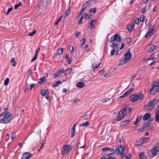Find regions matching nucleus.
Here are the masks:
<instances>
[{
	"label": "nucleus",
	"mask_w": 159,
	"mask_h": 159,
	"mask_svg": "<svg viewBox=\"0 0 159 159\" xmlns=\"http://www.w3.org/2000/svg\"><path fill=\"white\" fill-rule=\"evenodd\" d=\"M100 65V63L96 62L95 63H94L93 64L92 66L93 69H95L97 68Z\"/></svg>",
	"instance_id": "obj_31"
},
{
	"label": "nucleus",
	"mask_w": 159,
	"mask_h": 159,
	"mask_svg": "<svg viewBox=\"0 0 159 159\" xmlns=\"http://www.w3.org/2000/svg\"><path fill=\"white\" fill-rule=\"evenodd\" d=\"M149 123H145L144 124L142 127L144 129L149 126Z\"/></svg>",
	"instance_id": "obj_44"
},
{
	"label": "nucleus",
	"mask_w": 159,
	"mask_h": 159,
	"mask_svg": "<svg viewBox=\"0 0 159 159\" xmlns=\"http://www.w3.org/2000/svg\"><path fill=\"white\" fill-rule=\"evenodd\" d=\"M32 155L31 153L29 152H26L22 155L21 159H29Z\"/></svg>",
	"instance_id": "obj_13"
},
{
	"label": "nucleus",
	"mask_w": 159,
	"mask_h": 159,
	"mask_svg": "<svg viewBox=\"0 0 159 159\" xmlns=\"http://www.w3.org/2000/svg\"><path fill=\"white\" fill-rule=\"evenodd\" d=\"M63 148V150L61 153L62 155H64L65 154L69 152L71 149V147L69 145H64Z\"/></svg>",
	"instance_id": "obj_10"
},
{
	"label": "nucleus",
	"mask_w": 159,
	"mask_h": 159,
	"mask_svg": "<svg viewBox=\"0 0 159 159\" xmlns=\"http://www.w3.org/2000/svg\"><path fill=\"white\" fill-rule=\"evenodd\" d=\"M134 25L133 22L131 24H128L127 26V28L129 32H131L134 28Z\"/></svg>",
	"instance_id": "obj_14"
},
{
	"label": "nucleus",
	"mask_w": 159,
	"mask_h": 159,
	"mask_svg": "<svg viewBox=\"0 0 159 159\" xmlns=\"http://www.w3.org/2000/svg\"><path fill=\"white\" fill-rule=\"evenodd\" d=\"M11 62L12 66H13L14 67L16 66V62L14 58H12L11 59Z\"/></svg>",
	"instance_id": "obj_30"
},
{
	"label": "nucleus",
	"mask_w": 159,
	"mask_h": 159,
	"mask_svg": "<svg viewBox=\"0 0 159 159\" xmlns=\"http://www.w3.org/2000/svg\"><path fill=\"white\" fill-rule=\"evenodd\" d=\"M36 32V30H34L32 32L30 33L28 35L29 36H32L34 35V34H35Z\"/></svg>",
	"instance_id": "obj_48"
},
{
	"label": "nucleus",
	"mask_w": 159,
	"mask_h": 159,
	"mask_svg": "<svg viewBox=\"0 0 159 159\" xmlns=\"http://www.w3.org/2000/svg\"><path fill=\"white\" fill-rule=\"evenodd\" d=\"M89 121H86L85 122H84L80 125V126L86 127L89 125Z\"/></svg>",
	"instance_id": "obj_28"
},
{
	"label": "nucleus",
	"mask_w": 159,
	"mask_h": 159,
	"mask_svg": "<svg viewBox=\"0 0 159 159\" xmlns=\"http://www.w3.org/2000/svg\"><path fill=\"white\" fill-rule=\"evenodd\" d=\"M38 55L37 54H35L34 57H33V59H32V60L31 61V62H33V61H34L36 59H37V58Z\"/></svg>",
	"instance_id": "obj_43"
},
{
	"label": "nucleus",
	"mask_w": 159,
	"mask_h": 159,
	"mask_svg": "<svg viewBox=\"0 0 159 159\" xmlns=\"http://www.w3.org/2000/svg\"><path fill=\"white\" fill-rule=\"evenodd\" d=\"M127 108L124 107L122 110L119 111L118 113V116L116 119L117 121L120 120L126 116L127 114Z\"/></svg>",
	"instance_id": "obj_6"
},
{
	"label": "nucleus",
	"mask_w": 159,
	"mask_h": 159,
	"mask_svg": "<svg viewBox=\"0 0 159 159\" xmlns=\"http://www.w3.org/2000/svg\"><path fill=\"white\" fill-rule=\"evenodd\" d=\"M140 159H147L145 156L144 152H142L140 154Z\"/></svg>",
	"instance_id": "obj_32"
},
{
	"label": "nucleus",
	"mask_w": 159,
	"mask_h": 159,
	"mask_svg": "<svg viewBox=\"0 0 159 159\" xmlns=\"http://www.w3.org/2000/svg\"><path fill=\"white\" fill-rule=\"evenodd\" d=\"M86 41V39L85 38H84L82 39L81 41V45H82L84 44Z\"/></svg>",
	"instance_id": "obj_54"
},
{
	"label": "nucleus",
	"mask_w": 159,
	"mask_h": 159,
	"mask_svg": "<svg viewBox=\"0 0 159 159\" xmlns=\"http://www.w3.org/2000/svg\"><path fill=\"white\" fill-rule=\"evenodd\" d=\"M96 8H92L90 9L89 10V12L90 13H95L96 12Z\"/></svg>",
	"instance_id": "obj_41"
},
{
	"label": "nucleus",
	"mask_w": 159,
	"mask_h": 159,
	"mask_svg": "<svg viewBox=\"0 0 159 159\" xmlns=\"http://www.w3.org/2000/svg\"><path fill=\"white\" fill-rule=\"evenodd\" d=\"M4 117L0 120V123L2 124H6L9 122L11 120L12 115L11 113H8L4 115Z\"/></svg>",
	"instance_id": "obj_4"
},
{
	"label": "nucleus",
	"mask_w": 159,
	"mask_h": 159,
	"mask_svg": "<svg viewBox=\"0 0 159 159\" xmlns=\"http://www.w3.org/2000/svg\"><path fill=\"white\" fill-rule=\"evenodd\" d=\"M75 129H71V137H73L75 135Z\"/></svg>",
	"instance_id": "obj_40"
},
{
	"label": "nucleus",
	"mask_w": 159,
	"mask_h": 159,
	"mask_svg": "<svg viewBox=\"0 0 159 159\" xmlns=\"http://www.w3.org/2000/svg\"><path fill=\"white\" fill-rule=\"evenodd\" d=\"M63 48H59L57 50V54L58 55H61L63 52Z\"/></svg>",
	"instance_id": "obj_29"
},
{
	"label": "nucleus",
	"mask_w": 159,
	"mask_h": 159,
	"mask_svg": "<svg viewBox=\"0 0 159 159\" xmlns=\"http://www.w3.org/2000/svg\"><path fill=\"white\" fill-rule=\"evenodd\" d=\"M155 120L156 121L159 122V110L155 111Z\"/></svg>",
	"instance_id": "obj_21"
},
{
	"label": "nucleus",
	"mask_w": 159,
	"mask_h": 159,
	"mask_svg": "<svg viewBox=\"0 0 159 159\" xmlns=\"http://www.w3.org/2000/svg\"><path fill=\"white\" fill-rule=\"evenodd\" d=\"M39 49H40V48H38L37 49L35 50V54H37L38 55V53L39 51Z\"/></svg>",
	"instance_id": "obj_63"
},
{
	"label": "nucleus",
	"mask_w": 159,
	"mask_h": 159,
	"mask_svg": "<svg viewBox=\"0 0 159 159\" xmlns=\"http://www.w3.org/2000/svg\"><path fill=\"white\" fill-rule=\"evenodd\" d=\"M62 83V82L60 81H58L56 82L53 85V86L55 87H56L59 86Z\"/></svg>",
	"instance_id": "obj_27"
},
{
	"label": "nucleus",
	"mask_w": 159,
	"mask_h": 159,
	"mask_svg": "<svg viewBox=\"0 0 159 159\" xmlns=\"http://www.w3.org/2000/svg\"><path fill=\"white\" fill-rule=\"evenodd\" d=\"M132 53L129 52V49L128 52L125 54V57L128 61L129 60L132 58Z\"/></svg>",
	"instance_id": "obj_15"
},
{
	"label": "nucleus",
	"mask_w": 159,
	"mask_h": 159,
	"mask_svg": "<svg viewBox=\"0 0 159 159\" xmlns=\"http://www.w3.org/2000/svg\"><path fill=\"white\" fill-rule=\"evenodd\" d=\"M69 50L70 52H72L74 50V48L73 46H70L69 48Z\"/></svg>",
	"instance_id": "obj_57"
},
{
	"label": "nucleus",
	"mask_w": 159,
	"mask_h": 159,
	"mask_svg": "<svg viewBox=\"0 0 159 159\" xmlns=\"http://www.w3.org/2000/svg\"><path fill=\"white\" fill-rule=\"evenodd\" d=\"M145 19L144 16H142L140 18V20L141 22H143L144 21Z\"/></svg>",
	"instance_id": "obj_53"
},
{
	"label": "nucleus",
	"mask_w": 159,
	"mask_h": 159,
	"mask_svg": "<svg viewBox=\"0 0 159 159\" xmlns=\"http://www.w3.org/2000/svg\"><path fill=\"white\" fill-rule=\"evenodd\" d=\"M157 101V100L156 99H153L151 101H149L147 104L144 106V109L147 111L152 110L153 108L154 104H156Z\"/></svg>",
	"instance_id": "obj_3"
},
{
	"label": "nucleus",
	"mask_w": 159,
	"mask_h": 159,
	"mask_svg": "<svg viewBox=\"0 0 159 159\" xmlns=\"http://www.w3.org/2000/svg\"><path fill=\"white\" fill-rule=\"evenodd\" d=\"M159 152V142L157 144V145L152 149L149 150L148 153L149 155L151 157H153L156 156L157 153Z\"/></svg>",
	"instance_id": "obj_1"
},
{
	"label": "nucleus",
	"mask_w": 159,
	"mask_h": 159,
	"mask_svg": "<svg viewBox=\"0 0 159 159\" xmlns=\"http://www.w3.org/2000/svg\"><path fill=\"white\" fill-rule=\"evenodd\" d=\"M91 16V15L90 16H89V14L88 13H86L85 14H84L82 17L84 19H86L87 17H88V18H89L90 17V16Z\"/></svg>",
	"instance_id": "obj_37"
},
{
	"label": "nucleus",
	"mask_w": 159,
	"mask_h": 159,
	"mask_svg": "<svg viewBox=\"0 0 159 159\" xmlns=\"http://www.w3.org/2000/svg\"><path fill=\"white\" fill-rule=\"evenodd\" d=\"M86 6H84L83 5L82 9L80 11V12L82 14L83 13L84 11L85 10V9L86 8Z\"/></svg>",
	"instance_id": "obj_51"
},
{
	"label": "nucleus",
	"mask_w": 159,
	"mask_h": 159,
	"mask_svg": "<svg viewBox=\"0 0 159 159\" xmlns=\"http://www.w3.org/2000/svg\"><path fill=\"white\" fill-rule=\"evenodd\" d=\"M4 112L0 114V116H3L4 115H6L8 113H10L8 112V108H5L4 109Z\"/></svg>",
	"instance_id": "obj_24"
},
{
	"label": "nucleus",
	"mask_w": 159,
	"mask_h": 159,
	"mask_svg": "<svg viewBox=\"0 0 159 159\" xmlns=\"http://www.w3.org/2000/svg\"><path fill=\"white\" fill-rule=\"evenodd\" d=\"M155 26L153 25L152 26L151 28L150 27L149 28V31L152 34L155 30Z\"/></svg>",
	"instance_id": "obj_33"
},
{
	"label": "nucleus",
	"mask_w": 159,
	"mask_h": 159,
	"mask_svg": "<svg viewBox=\"0 0 159 159\" xmlns=\"http://www.w3.org/2000/svg\"><path fill=\"white\" fill-rule=\"evenodd\" d=\"M126 42L127 44H129L131 43V39L130 38H128L126 39Z\"/></svg>",
	"instance_id": "obj_49"
},
{
	"label": "nucleus",
	"mask_w": 159,
	"mask_h": 159,
	"mask_svg": "<svg viewBox=\"0 0 159 159\" xmlns=\"http://www.w3.org/2000/svg\"><path fill=\"white\" fill-rule=\"evenodd\" d=\"M128 60L126 59L125 58L123 59L120 62L119 65H123L127 62Z\"/></svg>",
	"instance_id": "obj_23"
},
{
	"label": "nucleus",
	"mask_w": 159,
	"mask_h": 159,
	"mask_svg": "<svg viewBox=\"0 0 159 159\" xmlns=\"http://www.w3.org/2000/svg\"><path fill=\"white\" fill-rule=\"evenodd\" d=\"M89 45H86L85 46V51L87 52H88L89 51V49L88 48Z\"/></svg>",
	"instance_id": "obj_58"
},
{
	"label": "nucleus",
	"mask_w": 159,
	"mask_h": 159,
	"mask_svg": "<svg viewBox=\"0 0 159 159\" xmlns=\"http://www.w3.org/2000/svg\"><path fill=\"white\" fill-rule=\"evenodd\" d=\"M139 18H137V19H135L134 21L135 24H138L139 23Z\"/></svg>",
	"instance_id": "obj_56"
},
{
	"label": "nucleus",
	"mask_w": 159,
	"mask_h": 159,
	"mask_svg": "<svg viewBox=\"0 0 159 159\" xmlns=\"http://www.w3.org/2000/svg\"><path fill=\"white\" fill-rule=\"evenodd\" d=\"M133 88H131L126 92L128 93V94H129V95L133 91Z\"/></svg>",
	"instance_id": "obj_47"
},
{
	"label": "nucleus",
	"mask_w": 159,
	"mask_h": 159,
	"mask_svg": "<svg viewBox=\"0 0 159 159\" xmlns=\"http://www.w3.org/2000/svg\"><path fill=\"white\" fill-rule=\"evenodd\" d=\"M104 70H103V69L101 70H100L99 71L100 74L101 75H102L103 74H104Z\"/></svg>",
	"instance_id": "obj_64"
},
{
	"label": "nucleus",
	"mask_w": 159,
	"mask_h": 159,
	"mask_svg": "<svg viewBox=\"0 0 159 159\" xmlns=\"http://www.w3.org/2000/svg\"><path fill=\"white\" fill-rule=\"evenodd\" d=\"M155 48V46L153 44H150L147 46L146 49L148 52H153Z\"/></svg>",
	"instance_id": "obj_12"
},
{
	"label": "nucleus",
	"mask_w": 159,
	"mask_h": 159,
	"mask_svg": "<svg viewBox=\"0 0 159 159\" xmlns=\"http://www.w3.org/2000/svg\"><path fill=\"white\" fill-rule=\"evenodd\" d=\"M121 38L118 34H116L112 36L108 41L110 43L112 42V45H111L110 46L114 48L115 47V43L114 42L115 41H116L118 42H120L121 41Z\"/></svg>",
	"instance_id": "obj_2"
},
{
	"label": "nucleus",
	"mask_w": 159,
	"mask_h": 159,
	"mask_svg": "<svg viewBox=\"0 0 159 159\" xmlns=\"http://www.w3.org/2000/svg\"><path fill=\"white\" fill-rule=\"evenodd\" d=\"M80 32L78 31H77L75 32V35L76 36L77 38H78L79 37V35H80Z\"/></svg>",
	"instance_id": "obj_59"
},
{
	"label": "nucleus",
	"mask_w": 159,
	"mask_h": 159,
	"mask_svg": "<svg viewBox=\"0 0 159 159\" xmlns=\"http://www.w3.org/2000/svg\"><path fill=\"white\" fill-rule=\"evenodd\" d=\"M129 122V120H126L125 121H122L121 122L120 124L121 127H124L126 125L128 124Z\"/></svg>",
	"instance_id": "obj_20"
},
{
	"label": "nucleus",
	"mask_w": 159,
	"mask_h": 159,
	"mask_svg": "<svg viewBox=\"0 0 159 159\" xmlns=\"http://www.w3.org/2000/svg\"><path fill=\"white\" fill-rule=\"evenodd\" d=\"M102 150L103 152V155L109 156L115 153L114 149L113 148H109L107 147L103 148H102Z\"/></svg>",
	"instance_id": "obj_5"
},
{
	"label": "nucleus",
	"mask_w": 159,
	"mask_h": 159,
	"mask_svg": "<svg viewBox=\"0 0 159 159\" xmlns=\"http://www.w3.org/2000/svg\"><path fill=\"white\" fill-rule=\"evenodd\" d=\"M125 150V147L124 146L121 145L120 147L117 146L116 147L115 151V153L118 155H120L122 157H125V154L124 153Z\"/></svg>",
	"instance_id": "obj_7"
},
{
	"label": "nucleus",
	"mask_w": 159,
	"mask_h": 159,
	"mask_svg": "<svg viewBox=\"0 0 159 159\" xmlns=\"http://www.w3.org/2000/svg\"><path fill=\"white\" fill-rule=\"evenodd\" d=\"M149 138L148 137H146L145 138H143V141H142L143 142V143L144 142H147V141H148V142L149 141Z\"/></svg>",
	"instance_id": "obj_45"
},
{
	"label": "nucleus",
	"mask_w": 159,
	"mask_h": 159,
	"mask_svg": "<svg viewBox=\"0 0 159 159\" xmlns=\"http://www.w3.org/2000/svg\"><path fill=\"white\" fill-rule=\"evenodd\" d=\"M150 115L148 113H146L143 116V119L144 120H147L150 117Z\"/></svg>",
	"instance_id": "obj_22"
},
{
	"label": "nucleus",
	"mask_w": 159,
	"mask_h": 159,
	"mask_svg": "<svg viewBox=\"0 0 159 159\" xmlns=\"http://www.w3.org/2000/svg\"><path fill=\"white\" fill-rule=\"evenodd\" d=\"M70 8H69L65 12V16H64V17H66L70 12Z\"/></svg>",
	"instance_id": "obj_35"
},
{
	"label": "nucleus",
	"mask_w": 159,
	"mask_h": 159,
	"mask_svg": "<svg viewBox=\"0 0 159 159\" xmlns=\"http://www.w3.org/2000/svg\"><path fill=\"white\" fill-rule=\"evenodd\" d=\"M59 76L58 75V74L56 73V74H54L53 76V78L55 79L56 78L59 77Z\"/></svg>",
	"instance_id": "obj_60"
},
{
	"label": "nucleus",
	"mask_w": 159,
	"mask_h": 159,
	"mask_svg": "<svg viewBox=\"0 0 159 159\" xmlns=\"http://www.w3.org/2000/svg\"><path fill=\"white\" fill-rule=\"evenodd\" d=\"M64 72V70L63 69L57 71V73L58 74V75L60 76Z\"/></svg>",
	"instance_id": "obj_34"
},
{
	"label": "nucleus",
	"mask_w": 159,
	"mask_h": 159,
	"mask_svg": "<svg viewBox=\"0 0 159 159\" xmlns=\"http://www.w3.org/2000/svg\"><path fill=\"white\" fill-rule=\"evenodd\" d=\"M13 7H11V8H9L8 9L7 12V13L6 14V15H8L10 13V12L11 11L13 10Z\"/></svg>",
	"instance_id": "obj_46"
},
{
	"label": "nucleus",
	"mask_w": 159,
	"mask_h": 159,
	"mask_svg": "<svg viewBox=\"0 0 159 159\" xmlns=\"http://www.w3.org/2000/svg\"><path fill=\"white\" fill-rule=\"evenodd\" d=\"M41 93L42 96H44L47 99H48L49 98V93L47 90L43 89L41 90Z\"/></svg>",
	"instance_id": "obj_11"
},
{
	"label": "nucleus",
	"mask_w": 159,
	"mask_h": 159,
	"mask_svg": "<svg viewBox=\"0 0 159 159\" xmlns=\"http://www.w3.org/2000/svg\"><path fill=\"white\" fill-rule=\"evenodd\" d=\"M96 20H93V21H91L90 22V28L92 29L95 28V26L94 25L96 23Z\"/></svg>",
	"instance_id": "obj_17"
},
{
	"label": "nucleus",
	"mask_w": 159,
	"mask_h": 159,
	"mask_svg": "<svg viewBox=\"0 0 159 159\" xmlns=\"http://www.w3.org/2000/svg\"><path fill=\"white\" fill-rule=\"evenodd\" d=\"M72 70V69L71 68H70L67 70H64V72L66 75H68L71 72Z\"/></svg>",
	"instance_id": "obj_26"
},
{
	"label": "nucleus",
	"mask_w": 159,
	"mask_h": 159,
	"mask_svg": "<svg viewBox=\"0 0 159 159\" xmlns=\"http://www.w3.org/2000/svg\"><path fill=\"white\" fill-rule=\"evenodd\" d=\"M83 18L81 16V18H80L79 21H78V23L79 25H80L82 23V19Z\"/></svg>",
	"instance_id": "obj_52"
},
{
	"label": "nucleus",
	"mask_w": 159,
	"mask_h": 159,
	"mask_svg": "<svg viewBox=\"0 0 159 159\" xmlns=\"http://www.w3.org/2000/svg\"><path fill=\"white\" fill-rule=\"evenodd\" d=\"M142 118V116H139L136 118V120L134 122L133 125H136L140 122Z\"/></svg>",
	"instance_id": "obj_19"
},
{
	"label": "nucleus",
	"mask_w": 159,
	"mask_h": 159,
	"mask_svg": "<svg viewBox=\"0 0 159 159\" xmlns=\"http://www.w3.org/2000/svg\"><path fill=\"white\" fill-rule=\"evenodd\" d=\"M22 5V3L21 2H19L18 4L16 5L14 7V8L15 9H16L19 7L21 6Z\"/></svg>",
	"instance_id": "obj_39"
},
{
	"label": "nucleus",
	"mask_w": 159,
	"mask_h": 159,
	"mask_svg": "<svg viewBox=\"0 0 159 159\" xmlns=\"http://www.w3.org/2000/svg\"><path fill=\"white\" fill-rule=\"evenodd\" d=\"M154 62V61L152 59H148L146 61V63L150 66H152Z\"/></svg>",
	"instance_id": "obj_25"
},
{
	"label": "nucleus",
	"mask_w": 159,
	"mask_h": 159,
	"mask_svg": "<svg viewBox=\"0 0 159 159\" xmlns=\"http://www.w3.org/2000/svg\"><path fill=\"white\" fill-rule=\"evenodd\" d=\"M146 9V7H145L143 8L141 10V12L142 13H144L145 12V10Z\"/></svg>",
	"instance_id": "obj_62"
},
{
	"label": "nucleus",
	"mask_w": 159,
	"mask_h": 159,
	"mask_svg": "<svg viewBox=\"0 0 159 159\" xmlns=\"http://www.w3.org/2000/svg\"><path fill=\"white\" fill-rule=\"evenodd\" d=\"M152 33H151L150 32L148 31L145 34V38H148L150 36H151L152 35Z\"/></svg>",
	"instance_id": "obj_36"
},
{
	"label": "nucleus",
	"mask_w": 159,
	"mask_h": 159,
	"mask_svg": "<svg viewBox=\"0 0 159 159\" xmlns=\"http://www.w3.org/2000/svg\"><path fill=\"white\" fill-rule=\"evenodd\" d=\"M91 3L89 2H85L83 5L84 6H87V7L89 6L90 4Z\"/></svg>",
	"instance_id": "obj_50"
},
{
	"label": "nucleus",
	"mask_w": 159,
	"mask_h": 159,
	"mask_svg": "<svg viewBox=\"0 0 159 159\" xmlns=\"http://www.w3.org/2000/svg\"><path fill=\"white\" fill-rule=\"evenodd\" d=\"M85 85V83L83 82H78L76 84V86L78 88H82Z\"/></svg>",
	"instance_id": "obj_18"
},
{
	"label": "nucleus",
	"mask_w": 159,
	"mask_h": 159,
	"mask_svg": "<svg viewBox=\"0 0 159 159\" xmlns=\"http://www.w3.org/2000/svg\"><path fill=\"white\" fill-rule=\"evenodd\" d=\"M46 76H45L43 77H42L39 79L38 82L39 83H41L43 82H44L46 80V78L48 76V74L47 73L46 74Z\"/></svg>",
	"instance_id": "obj_16"
},
{
	"label": "nucleus",
	"mask_w": 159,
	"mask_h": 159,
	"mask_svg": "<svg viewBox=\"0 0 159 159\" xmlns=\"http://www.w3.org/2000/svg\"><path fill=\"white\" fill-rule=\"evenodd\" d=\"M130 100L132 102H134L139 99L142 100L143 98V95L141 93L139 94H134L130 96Z\"/></svg>",
	"instance_id": "obj_8"
},
{
	"label": "nucleus",
	"mask_w": 159,
	"mask_h": 159,
	"mask_svg": "<svg viewBox=\"0 0 159 159\" xmlns=\"http://www.w3.org/2000/svg\"><path fill=\"white\" fill-rule=\"evenodd\" d=\"M109 98H106L105 99H102V102H106L107 101H109Z\"/></svg>",
	"instance_id": "obj_55"
},
{
	"label": "nucleus",
	"mask_w": 159,
	"mask_h": 159,
	"mask_svg": "<svg viewBox=\"0 0 159 159\" xmlns=\"http://www.w3.org/2000/svg\"><path fill=\"white\" fill-rule=\"evenodd\" d=\"M115 49H112L111 51V55H114L115 53Z\"/></svg>",
	"instance_id": "obj_61"
},
{
	"label": "nucleus",
	"mask_w": 159,
	"mask_h": 159,
	"mask_svg": "<svg viewBox=\"0 0 159 159\" xmlns=\"http://www.w3.org/2000/svg\"><path fill=\"white\" fill-rule=\"evenodd\" d=\"M129 95L128 93L126 92L122 95L119 97V98H123Z\"/></svg>",
	"instance_id": "obj_42"
},
{
	"label": "nucleus",
	"mask_w": 159,
	"mask_h": 159,
	"mask_svg": "<svg viewBox=\"0 0 159 159\" xmlns=\"http://www.w3.org/2000/svg\"><path fill=\"white\" fill-rule=\"evenodd\" d=\"M152 87L150 89L151 93L153 91L152 93L154 92H159V80L153 82L152 85Z\"/></svg>",
	"instance_id": "obj_9"
},
{
	"label": "nucleus",
	"mask_w": 159,
	"mask_h": 159,
	"mask_svg": "<svg viewBox=\"0 0 159 159\" xmlns=\"http://www.w3.org/2000/svg\"><path fill=\"white\" fill-rule=\"evenodd\" d=\"M9 82V78H7L5 79V80L4 81V85H5V86L7 85L8 84Z\"/></svg>",
	"instance_id": "obj_38"
}]
</instances>
